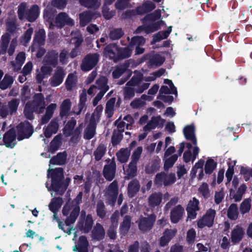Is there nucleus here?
<instances>
[{
  "mask_svg": "<svg viewBox=\"0 0 252 252\" xmlns=\"http://www.w3.org/2000/svg\"><path fill=\"white\" fill-rule=\"evenodd\" d=\"M48 177L50 175L51 177V185L48 187V184L46 183V186L49 191L53 190L62 194L67 188L70 179L67 178L64 182L63 181V174L62 168H58L54 169H48Z\"/></svg>",
  "mask_w": 252,
  "mask_h": 252,
  "instance_id": "nucleus-1",
  "label": "nucleus"
},
{
  "mask_svg": "<svg viewBox=\"0 0 252 252\" xmlns=\"http://www.w3.org/2000/svg\"><path fill=\"white\" fill-rule=\"evenodd\" d=\"M141 81L142 74L140 73L132 76L124 89V94L125 99H130L134 97L135 93H142L149 88L150 83H141Z\"/></svg>",
  "mask_w": 252,
  "mask_h": 252,
  "instance_id": "nucleus-2",
  "label": "nucleus"
},
{
  "mask_svg": "<svg viewBox=\"0 0 252 252\" xmlns=\"http://www.w3.org/2000/svg\"><path fill=\"white\" fill-rule=\"evenodd\" d=\"M39 13L40 8L36 4L29 8L27 3L23 2L18 7V16L21 20L26 19L31 22H34L38 17Z\"/></svg>",
  "mask_w": 252,
  "mask_h": 252,
  "instance_id": "nucleus-3",
  "label": "nucleus"
},
{
  "mask_svg": "<svg viewBox=\"0 0 252 252\" xmlns=\"http://www.w3.org/2000/svg\"><path fill=\"white\" fill-rule=\"evenodd\" d=\"M176 180L174 173L166 174L164 172H160L157 174L154 182L156 185L165 186H170L174 184Z\"/></svg>",
  "mask_w": 252,
  "mask_h": 252,
  "instance_id": "nucleus-4",
  "label": "nucleus"
},
{
  "mask_svg": "<svg viewBox=\"0 0 252 252\" xmlns=\"http://www.w3.org/2000/svg\"><path fill=\"white\" fill-rule=\"evenodd\" d=\"M30 107L36 113H43L45 108L44 95L41 93L36 94L30 103Z\"/></svg>",
  "mask_w": 252,
  "mask_h": 252,
  "instance_id": "nucleus-5",
  "label": "nucleus"
},
{
  "mask_svg": "<svg viewBox=\"0 0 252 252\" xmlns=\"http://www.w3.org/2000/svg\"><path fill=\"white\" fill-rule=\"evenodd\" d=\"M17 130L18 140L29 138L33 132L32 127L28 122L21 123L17 126Z\"/></svg>",
  "mask_w": 252,
  "mask_h": 252,
  "instance_id": "nucleus-6",
  "label": "nucleus"
},
{
  "mask_svg": "<svg viewBox=\"0 0 252 252\" xmlns=\"http://www.w3.org/2000/svg\"><path fill=\"white\" fill-rule=\"evenodd\" d=\"M216 214V212L214 209H210L207 210L205 215L198 221V227L199 228H203L205 226L211 227L214 223Z\"/></svg>",
  "mask_w": 252,
  "mask_h": 252,
  "instance_id": "nucleus-7",
  "label": "nucleus"
},
{
  "mask_svg": "<svg viewBox=\"0 0 252 252\" xmlns=\"http://www.w3.org/2000/svg\"><path fill=\"white\" fill-rule=\"evenodd\" d=\"M99 59L98 54H89L83 61L81 68L84 71L91 70L97 63Z\"/></svg>",
  "mask_w": 252,
  "mask_h": 252,
  "instance_id": "nucleus-8",
  "label": "nucleus"
},
{
  "mask_svg": "<svg viewBox=\"0 0 252 252\" xmlns=\"http://www.w3.org/2000/svg\"><path fill=\"white\" fill-rule=\"evenodd\" d=\"M65 73L63 68L61 66H58L54 70L53 76L49 79L50 85L54 87H57L62 83Z\"/></svg>",
  "mask_w": 252,
  "mask_h": 252,
  "instance_id": "nucleus-9",
  "label": "nucleus"
},
{
  "mask_svg": "<svg viewBox=\"0 0 252 252\" xmlns=\"http://www.w3.org/2000/svg\"><path fill=\"white\" fill-rule=\"evenodd\" d=\"M118 185L116 181L112 182L106 189L105 195L110 204H114L118 194Z\"/></svg>",
  "mask_w": 252,
  "mask_h": 252,
  "instance_id": "nucleus-10",
  "label": "nucleus"
},
{
  "mask_svg": "<svg viewBox=\"0 0 252 252\" xmlns=\"http://www.w3.org/2000/svg\"><path fill=\"white\" fill-rule=\"evenodd\" d=\"M156 220V216L151 215L147 217H141L138 220V226L140 230L146 231L152 228Z\"/></svg>",
  "mask_w": 252,
  "mask_h": 252,
  "instance_id": "nucleus-11",
  "label": "nucleus"
},
{
  "mask_svg": "<svg viewBox=\"0 0 252 252\" xmlns=\"http://www.w3.org/2000/svg\"><path fill=\"white\" fill-rule=\"evenodd\" d=\"M45 32L44 30L40 29L35 33L33 43L31 47L32 52H35L39 46L44 44Z\"/></svg>",
  "mask_w": 252,
  "mask_h": 252,
  "instance_id": "nucleus-12",
  "label": "nucleus"
},
{
  "mask_svg": "<svg viewBox=\"0 0 252 252\" xmlns=\"http://www.w3.org/2000/svg\"><path fill=\"white\" fill-rule=\"evenodd\" d=\"M199 200L195 197H193L189 201L187 207L189 218L194 219L196 217V212L199 210Z\"/></svg>",
  "mask_w": 252,
  "mask_h": 252,
  "instance_id": "nucleus-13",
  "label": "nucleus"
},
{
  "mask_svg": "<svg viewBox=\"0 0 252 252\" xmlns=\"http://www.w3.org/2000/svg\"><path fill=\"white\" fill-rule=\"evenodd\" d=\"M3 142L7 148H13L16 144V133L14 129H10L3 137Z\"/></svg>",
  "mask_w": 252,
  "mask_h": 252,
  "instance_id": "nucleus-14",
  "label": "nucleus"
},
{
  "mask_svg": "<svg viewBox=\"0 0 252 252\" xmlns=\"http://www.w3.org/2000/svg\"><path fill=\"white\" fill-rule=\"evenodd\" d=\"M56 26L59 28H62L65 25H73L74 21L64 12L59 13L55 19Z\"/></svg>",
  "mask_w": 252,
  "mask_h": 252,
  "instance_id": "nucleus-15",
  "label": "nucleus"
},
{
  "mask_svg": "<svg viewBox=\"0 0 252 252\" xmlns=\"http://www.w3.org/2000/svg\"><path fill=\"white\" fill-rule=\"evenodd\" d=\"M184 213V209L180 205L174 207L170 213V219L172 222L177 223L182 219Z\"/></svg>",
  "mask_w": 252,
  "mask_h": 252,
  "instance_id": "nucleus-16",
  "label": "nucleus"
},
{
  "mask_svg": "<svg viewBox=\"0 0 252 252\" xmlns=\"http://www.w3.org/2000/svg\"><path fill=\"white\" fill-rule=\"evenodd\" d=\"M96 14L99 16L100 14L97 13H94L91 11L87 10L79 14L80 25L81 27H85L88 23L92 21L94 15Z\"/></svg>",
  "mask_w": 252,
  "mask_h": 252,
  "instance_id": "nucleus-17",
  "label": "nucleus"
},
{
  "mask_svg": "<svg viewBox=\"0 0 252 252\" xmlns=\"http://www.w3.org/2000/svg\"><path fill=\"white\" fill-rule=\"evenodd\" d=\"M245 234L244 229L237 225L232 230L231 234V241L233 243H239L243 238Z\"/></svg>",
  "mask_w": 252,
  "mask_h": 252,
  "instance_id": "nucleus-18",
  "label": "nucleus"
},
{
  "mask_svg": "<svg viewBox=\"0 0 252 252\" xmlns=\"http://www.w3.org/2000/svg\"><path fill=\"white\" fill-rule=\"evenodd\" d=\"M116 164L111 161L110 164L106 165L103 169V175L105 179L111 181L115 177L116 172Z\"/></svg>",
  "mask_w": 252,
  "mask_h": 252,
  "instance_id": "nucleus-19",
  "label": "nucleus"
},
{
  "mask_svg": "<svg viewBox=\"0 0 252 252\" xmlns=\"http://www.w3.org/2000/svg\"><path fill=\"white\" fill-rule=\"evenodd\" d=\"M57 108V104L55 103H50L45 109V114L43 116L41 124H45L47 123L52 117L54 113Z\"/></svg>",
  "mask_w": 252,
  "mask_h": 252,
  "instance_id": "nucleus-20",
  "label": "nucleus"
},
{
  "mask_svg": "<svg viewBox=\"0 0 252 252\" xmlns=\"http://www.w3.org/2000/svg\"><path fill=\"white\" fill-rule=\"evenodd\" d=\"M118 46L114 43L110 44L105 48L104 53L106 57L117 62Z\"/></svg>",
  "mask_w": 252,
  "mask_h": 252,
  "instance_id": "nucleus-21",
  "label": "nucleus"
},
{
  "mask_svg": "<svg viewBox=\"0 0 252 252\" xmlns=\"http://www.w3.org/2000/svg\"><path fill=\"white\" fill-rule=\"evenodd\" d=\"M246 189L247 187L244 184L241 185L236 191L231 189L230 190V196L234 200V201H240L242 199L243 195L245 192Z\"/></svg>",
  "mask_w": 252,
  "mask_h": 252,
  "instance_id": "nucleus-22",
  "label": "nucleus"
},
{
  "mask_svg": "<svg viewBox=\"0 0 252 252\" xmlns=\"http://www.w3.org/2000/svg\"><path fill=\"white\" fill-rule=\"evenodd\" d=\"M177 233L176 229L166 230L163 233V236L160 239V245L164 247L167 245L171 239Z\"/></svg>",
  "mask_w": 252,
  "mask_h": 252,
  "instance_id": "nucleus-23",
  "label": "nucleus"
},
{
  "mask_svg": "<svg viewBox=\"0 0 252 252\" xmlns=\"http://www.w3.org/2000/svg\"><path fill=\"white\" fill-rule=\"evenodd\" d=\"M195 128L193 125H189L184 128V134L186 138L190 140L194 145L197 144V140L194 134Z\"/></svg>",
  "mask_w": 252,
  "mask_h": 252,
  "instance_id": "nucleus-24",
  "label": "nucleus"
},
{
  "mask_svg": "<svg viewBox=\"0 0 252 252\" xmlns=\"http://www.w3.org/2000/svg\"><path fill=\"white\" fill-rule=\"evenodd\" d=\"M162 195L160 192L152 193L148 198L149 205L152 207L158 206L161 202Z\"/></svg>",
  "mask_w": 252,
  "mask_h": 252,
  "instance_id": "nucleus-25",
  "label": "nucleus"
},
{
  "mask_svg": "<svg viewBox=\"0 0 252 252\" xmlns=\"http://www.w3.org/2000/svg\"><path fill=\"white\" fill-rule=\"evenodd\" d=\"M105 232L100 223H96L92 230V237L94 239L99 240L102 239L105 236Z\"/></svg>",
  "mask_w": 252,
  "mask_h": 252,
  "instance_id": "nucleus-26",
  "label": "nucleus"
},
{
  "mask_svg": "<svg viewBox=\"0 0 252 252\" xmlns=\"http://www.w3.org/2000/svg\"><path fill=\"white\" fill-rule=\"evenodd\" d=\"M51 65L44 63L43 65L41 68V73L36 76V80L38 83H41L43 78L46 75H50L52 71Z\"/></svg>",
  "mask_w": 252,
  "mask_h": 252,
  "instance_id": "nucleus-27",
  "label": "nucleus"
},
{
  "mask_svg": "<svg viewBox=\"0 0 252 252\" xmlns=\"http://www.w3.org/2000/svg\"><path fill=\"white\" fill-rule=\"evenodd\" d=\"M71 103L69 99L64 100L60 106V115L61 117H67L70 111Z\"/></svg>",
  "mask_w": 252,
  "mask_h": 252,
  "instance_id": "nucleus-28",
  "label": "nucleus"
},
{
  "mask_svg": "<svg viewBox=\"0 0 252 252\" xmlns=\"http://www.w3.org/2000/svg\"><path fill=\"white\" fill-rule=\"evenodd\" d=\"M58 53L55 51H51L45 56L43 62L55 66L58 64Z\"/></svg>",
  "mask_w": 252,
  "mask_h": 252,
  "instance_id": "nucleus-29",
  "label": "nucleus"
},
{
  "mask_svg": "<svg viewBox=\"0 0 252 252\" xmlns=\"http://www.w3.org/2000/svg\"><path fill=\"white\" fill-rule=\"evenodd\" d=\"M59 128V125L56 121L53 120L44 130V134L46 138H50L53 134L56 133Z\"/></svg>",
  "mask_w": 252,
  "mask_h": 252,
  "instance_id": "nucleus-30",
  "label": "nucleus"
},
{
  "mask_svg": "<svg viewBox=\"0 0 252 252\" xmlns=\"http://www.w3.org/2000/svg\"><path fill=\"white\" fill-rule=\"evenodd\" d=\"M161 23H163V21H161L156 24H153L151 26H142L139 27L136 30V33H139L143 31H144L146 33L154 32L158 30L159 26Z\"/></svg>",
  "mask_w": 252,
  "mask_h": 252,
  "instance_id": "nucleus-31",
  "label": "nucleus"
},
{
  "mask_svg": "<svg viewBox=\"0 0 252 252\" xmlns=\"http://www.w3.org/2000/svg\"><path fill=\"white\" fill-rule=\"evenodd\" d=\"M79 3L88 8L97 9L101 5L100 0H79Z\"/></svg>",
  "mask_w": 252,
  "mask_h": 252,
  "instance_id": "nucleus-32",
  "label": "nucleus"
},
{
  "mask_svg": "<svg viewBox=\"0 0 252 252\" xmlns=\"http://www.w3.org/2000/svg\"><path fill=\"white\" fill-rule=\"evenodd\" d=\"M156 7V5L153 2L147 1L142 6L137 8L136 12L138 14H143L153 10Z\"/></svg>",
  "mask_w": 252,
  "mask_h": 252,
  "instance_id": "nucleus-33",
  "label": "nucleus"
},
{
  "mask_svg": "<svg viewBox=\"0 0 252 252\" xmlns=\"http://www.w3.org/2000/svg\"><path fill=\"white\" fill-rule=\"evenodd\" d=\"M25 59L26 56L24 52H20L17 55L15 61L11 62L14 70L19 71L20 70Z\"/></svg>",
  "mask_w": 252,
  "mask_h": 252,
  "instance_id": "nucleus-34",
  "label": "nucleus"
},
{
  "mask_svg": "<svg viewBox=\"0 0 252 252\" xmlns=\"http://www.w3.org/2000/svg\"><path fill=\"white\" fill-rule=\"evenodd\" d=\"M132 50L129 45L125 48L118 47L117 61L119 60L129 58L131 55Z\"/></svg>",
  "mask_w": 252,
  "mask_h": 252,
  "instance_id": "nucleus-35",
  "label": "nucleus"
},
{
  "mask_svg": "<svg viewBox=\"0 0 252 252\" xmlns=\"http://www.w3.org/2000/svg\"><path fill=\"white\" fill-rule=\"evenodd\" d=\"M83 40L82 37L79 32L76 33V36L72 38L71 43L75 44V48L73 49L70 53V56L71 58H74L78 55V51L77 48L80 46Z\"/></svg>",
  "mask_w": 252,
  "mask_h": 252,
  "instance_id": "nucleus-36",
  "label": "nucleus"
},
{
  "mask_svg": "<svg viewBox=\"0 0 252 252\" xmlns=\"http://www.w3.org/2000/svg\"><path fill=\"white\" fill-rule=\"evenodd\" d=\"M140 188L138 181L136 180L131 181L128 185V196L132 198L139 190Z\"/></svg>",
  "mask_w": 252,
  "mask_h": 252,
  "instance_id": "nucleus-37",
  "label": "nucleus"
},
{
  "mask_svg": "<svg viewBox=\"0 0 252 252\" xmlns=\"http://www.w3.org/2000/svg\"><path fill=\"white\" fill-rule=\"evenodd\" d=\"M67 154L65 152L60 153L50 160V164L63 165L65 163Z\"/></svg>",
  "mask_w": 252,
  "mask_h": 252,
  "instance_id": "nucleus-38",
  "label": "nucleus"
},
{
  "mask_svg": "<svg viewBox=\"0 0 252 252\" xmlns=\"http://www.w3.org/2000/svg\"><path fill=\"white\" fill-rule=\"evenodd\" d=\"M124 170L126 175V178L129 179L130 178L134 177L136 175L137 163L130 161L128 164L127 169H125L124 167Z\"/></svg>",
  "mask_w": 252,
  "mask_h": 252,
  "instance_id": "nucleus-39",
  "label": "nucleus"
},
{
  "mask_svg": "<svg viewBox=\"0 0 252 252\" xmlns=\"http://www.w3.org/2000/svg\"><path fill=\"white\" fill-rule=\"evenodd\" d=\"M107 84V78L105 77L101 76L96 80L95 86L99 90V92L105 94L109 89V86Z\"/></svg>",
  "mask_w": 252,
  "mask_h": 252,
  "instance_id": "nucleus-40",
  "label": "nucleus"
},
{
  "mask_svg": "<svg viewBox=\"0 0 252 252\" xmlns=\"http://www.w3.org/2000/svg\"><path fill=\"white\" fill-rule=\"evenodd\" d=\"M227 217L232 220H236L239 216V211L237 205L236 204H231L227 210Z\"/></svg>",
  "mask_w": 252,
  "mask_h": 252,
  "instance_id": "nucleus-41",
  "label": "nucleus"
},
{
  "mask_svg": "<svg viewBox=\"0 0 252 252\" xmlns=\"http://www.w3.org/2000/svg\"><path fill=\"white\" fill-rule=\"evenodd\" d=\"M106 152V147L102 144H99L94 152V156L96 160H100Z\"/></svg>",
  "mask_w": 252,
  "mask_h": 252,
  "instance_id": "nucleus-42",
  "label": "nucleus"
},
{
  "mask_svg": "<svg viewBox=\"0 0 252 252\" xmlns=\"http://www.w3.org/2000/svg\"><path fill=\"white\" fill-rule=\"evenodd\" d=\"M63 199L61 197L54 198L49 205V208L52 212H58L63 204Z\"/></svg>",
  "mask_w": 252,
  "mask_h": 252,
  "instance_id": "nucleus-43",
  "label": "nucleus"
},
{
  "mask_svg": "<svg viewBox=\"0 0 252 252\" xmlns=\"http://www.w3.org/2000/svg\"><path fill=\"white\" fill-rule=\"evenodd\" d=\"M130 154V151L127 148L121 149L117 153V157L121 162H126L128 159Z\"/></svg>",
  "mask_w": 252,
  "mask_h": 252,
  "instance_id": "nucleus-44",
  "label": "nucleus"
},
{
  "mask_svg": "<svg viewBox=\"0 0 252 252\" xmlns=\"http://www.w3.org/2000/svg\"><path fill=\"white\" fill-rule=\"evenodd\" d=\"M6 30L10 33H14L18 29L15 17L9 18L6 22Z\"/></svg>",
  "mask_w": 252,
  "mask_h": 252,
  "instance_id": "nucleus-45",
  "label": "nucleus"
},
{
  "mask_svg": "<svg viewBox=\"0 0 252 252\" xmlns=\"http://www.w3.org/2000/svg\"><path fill=\"white\" fill-rule=\"evenodd\" d=\"M124 32L122 29H111L110 30L108 37L112 40H118L124 35Z\"/></svg>",
  "mask_w": 252,
  "mask_h": 252,
  "instance_id": "nucleus-46",
  "label": "nucleus"
},
{
  "mask_svg": "<svg viewBox=\"0 0 252 252\" xmlns=\"http://www.w3.org/2000/svg\"><path fill=\"white\" fill-rule=\"evenodd\" d=\"M79 212L80 208L78 206L76 205L74 207L69 217H68L66 220L65 223L67 226L69 225L71 223H73L75 221L79 215Z\"/></svg>",
  "mask_w": 252,
  "mask_h": 252,
  "instance_id": "nucleus-47",
  "label": "nucleus"
},
{
  "mask_svg": "<svg viewBox=\"0 0 252 252\" xmlns=\"http://www.w3.org/2000/svg\"><path fill=\"white\" fill-rule=\"evenodd\" d=\"M172 31V27H168L166 31L158 32L154 36L153 42H157L166 38Z\"/></svg>",
  "mask_w": 252,
  "mask_h": 252,
  "instance_id": "nucleus-48",
  "label": "nucleus"
},
{
  "mask_svg": "<svg viewBox=\"0 0 252 252\" xmlns=\"http://www.w3.org/2000/svg\"><path fill=\"white\" fill-rule=\"evenodd\" d=\"M160 119V117L158 116L153 117L148 124L144 127V130L150 131L151 129L155 128L158 125Z\"/></svg>",
  "mask_w": 252,
  "mask_h": 252,
  "instance_id": "nucleus-49",
  "label": "nucleus"
},
{
  "mask_svg": "<svg viewBox=\"0 0 252 252\" xmlns=\"http://www.w3.org/2000/svg\"><path fill=\"white\" fill-rule=\"evenodd\" d=\"M178 158V156L176 154L173 155L169 157L164 158V169L168 170L172 167L177 160Z\"/></svg>",
  "mask_w": 252,
  "mask_h": 252,
  "instance_id": "nucleus-50",
  "label": "nucleus"
},
{
  "mask_svg": "<svg viewBox=\"0 0 252 252\" xmlns=\"http://www.w3.org/2000/svg\"><path fill=\"white\" fill-rule=\"evenodd\" d=\"M115 103V98H112L108 100L106 105L105 113L108 118L112 116Z\"/></svg>",
  "mask_w": 252,
  "mask_h": 252,
  "instance_id": "nucleus-51",
  "label": "nucleus"
},
{
  "mask_svg": "<svg viewBox=\"0 0 252 252\" xmlns=\"http://www.w3.org/2000/svg\"><path fill=\"white\" fill-rule=\"evenodd\" d=\"M76 76L74 74H69L66 80V88L67 90H71L75 87L76 83Z\"/></svg>",
  "mask_w": 252,
  "mask_h": 252,
  "instance_id": "nucleus-52",
  "label": "nucleus"
},
{
  "mask_svg": "<svg viewBox=\"0 0 252 252\" xmlns=\"http://www.w3.org/2000/svg\"><path fill=\"white\" fill-rule=\"evenodd\" d=\"M76 124V120L72 119L65 125L64 128V134L66 136H69L72 134Z\"/></svg>",
  "mask_w": 252,
  "mask_h": 252,
  "instance_id": "nucleus-53",
  "label": "nucleus"
},
{
  "mask_svg": "<svg viewBox=\"0 0 252 252\" xmlns=\"http://www.w3.org/2000/svg\"><path fill=\"white\" fill-rule=\"evenodd\" d=\"M131 219L129 216H126L120 226V231L123 234H126L130 226Z\"/></svg>",
  "mask_w": 252,
  "mask_h": 252,
  "instance_id": "nucleus-54",
  "label": "nucleus"
},
{
  "mask_svg": "<svg viewBox=\"0 0 252 252\" xmlns=\"http://www.w3.org/2000/svg\"><path fill=\"white\" fill-rule=\"evenodd\" d=\"M13 80V78L11 76L6 74L0 82V88L2 90L6 89L12 84Z\"/></svg>",
  "mask_w": 252,
  "mask_h": 252,
  "instance_id": "nucleus-55",
  "label": "nucleus"
},
{
  "mask_svg": "<svg viewBox=\"0 0 252 252\" xmlns=\"http://www.w3.org/2000/svg\"><path fill=\"white\" fill-rule=\"evenodd\" d=\"M94 221L91 215H88L87 216L85 222L81 227V229L83 230L85 233H88L92 228L93 224Z\"/></svg>",
  "mask_w": 252,
  "mask_h": 252,
  "instance_id": "nucleus-56",
  "label": "nucleus"
},
{
  "mask_svg": "<svg viewBox=\"0 0 252 252\" xmlns=\"http://www.w3.org/2000/svg\"><path fill=\"white\" fill-rule=\"evenodd\" d=\"M20 101L17 99H13L8 102L6 105L9 111V114L12 115L15 113L19 105Z\"/></svg>",
  "mask_w": 252,
  "mask_h": 252,
  "instance_id": "nucleus-57",
  "label": "nucleus"
},
{
  "mask_svg": "<svg viewBox=\"0 0 252 252\" xmlns=\"http://www.w3.org/2000/svg\"><path fill=\"white\" fill-rule=\"evenodd\" d=\"M251 200L246 199L241 203L240 206V210L242 214L244 215L248 213L251 208Z\"/></svg>",
  "mask_w": 252,
  "mask_h": 252,
  "instance_id": "nucleus-58",
  "label": "nucleus"
},
{
  "mask_svg": "<svg viewBox=\"0 0 252 252\" xmlns=\"http://www.w3.org/2000/svg\"><path fill=\"white\" fill-rule=\"evenodd\" d=\"M217 166V163L212 159L207 160L205 165V172L206 174H211Z\"/></svg>",
  "mask_w": 252,
  "mask_h": 252,
  "instance_id": "nucleus-59",
  "label": "nucleus"
},
{
  "mask_svg": "<svg viewBox=\"0 0 252 252\" xmlns=\"http://www.w3.org/2000/svg\"><path fill=\"white\" fill-rule=\"evenodd\" d=\"M145 40L142 36H134L131 38L129 44L130 47L135 46L136 47L142 46L145 44Z\"/></svg>",
  "mask_w": 252,
  "mask_h": 252,
  "instance_id": "nucleus-60",
  "label": "nucleus"
},
{
  "mask_svg": "<svg viewBox=\"0 0 252 252\" xmlns=\"http://www.w3.org/2000/svg\"><path fill=\"white\" fill-rule=\"evenodd\" d=\"M95 126L89 124L85 130L84 137L86 139H91L95 134Z\"/></svg>",
  "mask_w": 252,
  "mask_h": 252,
  "instance_id": "nucleus-61",
  "label": "nucleus"
},
{
  "mask_svg": "<svg viewBox=\"0 0 252 252\" xmlns=\"http://www.w3.org/2000/svg\"><path fill=\"white\" fill-rule=\"evenodd\" d=\"M160 159L154 161L151 165L149 164L146 168V172L147 173H154L159 169Z\"/></svg>",
  "mask_w": 252,
  "mask_h": 252,
  "instance_id": "nucleus-62",
  "label": "nucleus"
},
{
  "mask_svg": "<svg viewBox=\"0 0 252 252\" xmlns=\"http://www.w3.org/2000/svg\"><path fill=\"white\" fill-rule=\"evenodd\" d=\"M164 58L160 55L157 54L153 56L150 60V63L152 65L159 66L164 62Z\"/></svg>",
  "mask_w": 252,
  "mask_h": 252,
  "instance_id": "nucleus-63",
  "label": "nucleus"
},
{
  "mask_svg": "<svg viewBox=\"0 0 252 252\" xmlns=\"http://www.w3.org/2000/svg\"><path fill=\"white\" fill-rule=\"evenodd\" d=\"M198 191L205 198L210 196L209 186L206 183H204L199 187Z\"/></svg>",
  "mask_w": 252,
  "mask_h": 252,
  "instance_id": "nucleus-64",
  "label": "nucleus"
}]
</instances>
